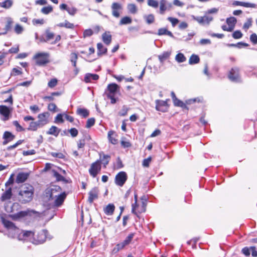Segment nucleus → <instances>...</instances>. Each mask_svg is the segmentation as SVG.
Returning <instances> with one entry per match:
<instances>
[{
  "mask_svg": "<svg viewBox=\"0 0 257 257\" xmlns=\"http://www.w3.org/2000/svg\"><path fill=\"white\" fill-rule=\"evenodd\" d=\"M48 231L46 230H42L36 235L31 231H26L23 233V238H21V235L19 236V240H29L32 243L38 245L44 243L46 238L51 239L48 236Z\"/></svg>",
  "mask_w": 257,
  "mask_h": 257,
  "instance_id": "nucleus-1",
  "label": "nucleus"
},
{
  "mask_svg": "<svg viewBox=\"0 0 257 257\" xmlns=\"http://www.w3.org/2000/svg\"><path fill=\"white\" fill-rule=\"evenodd\" d=\"M34 193V189L32 185L24 184L19 189L17 200L22 204H26L33 200Z\"/></svg>",
  "mask_w": 257,
  "mask_h": 257,
  "instance_id": "nucleus-2",
  "label": "nucleus"
},
{
  "mask_svg": "<svg viewBox=\"0 0 257 257\" xmlns=\"http://www.w3.org/2000/svg\"><path fill=\"white\" fill-rule=\"evenodd\" d=\"M119 91V86L115 83L108 85L107 89L105 92L107 98L111 100V103L114 104L116 101L115 95Z\"/></svg>",
  "mask_w": 257,
  "mask_h": 257,
  "instance_id": "nucleus-3",
  "label": "nucleus"
},
{
  "mask_svg": "<svg viewBox=\"0 0 257 257\" xmlns=\"http://www.w3.org/2000/svg\"><path fill=\"white\" fill-rule=\"evenodd\" d=\"M49 55L47 53H39L34 56V59L37 65L43 66L49 62Z\"/></svg>",
  "mask_w": 257,
  "mask_h": 257,
  "instance_id": "nucleus-4",
  "label": "nucleus"
},
{
  "mask_svg": "<svg viewBox=\"0 0 257 257\" xmlns=\"http://www.w3.org/2000/svg\"><path fill=\"white\" fill-rule=\"evenodd\" d=\"M101 170V165L100 160H97L93 163L89 169L90 175L93 178L95 177Z\"/></svg>",
  "mask_w": 257,
  "mask_h": 257,
  "instance_id": "nucleus-5",
  "label": "nucleus"
},
{
  "mask_svg": "<svg viewBox=\"0 0 257 257\" xmlns=\"http://www.w3.org/2000/svg\"><path fill=\"white\" fill-rule=\"evenodd\" d=\"M127 179L126 173L123 171L120 172L115 176V183L117 185L121 187L124 185Z\"/></svg>",
  "mask_w": 257,
  "mask_h": 257,
  "instance_id": "nucleus-6",
  "label": "nucleus"
},
{
  "mask_svg": "<svg viewBox=\"0 0 257 257\" xmlns=\"http://www.w3.org/2000/svg\"><path fill=\"white\" fill-rule=\"evenodd\" d=\"M112 15L116 18L120 17L121 12L122 10V6L118 3H113L111 6Z\"/></svg>",
  "mask_w": 257,
  "mask_h": 257,
  "instance_id": "nucleus-7",
  "label": "nucleus"
},
{
  "mask_svg": "<svg viewBox=\"0 0 257 257\" xmlns=\"http://www.w3.org/2000/svg\"><path fill=\"white\" fill-rule=\"evenodd\" d=\"M156 109L158 111L161 112H166L168 110L167 100L166 101L162 100H156Z\"/></svg>",
  "mask_w": 257,
  "mask_h": 257,
  "instance_id": "nucleus-8",
  "label": "nucleus"
},
{
  "mask_svg": "<svg viewBox=\"0 0 257 257\" xmlns=\"http://www.w3.org/2000/svg\"><path fill=\"white\" fill-rule=\"evenodd\" d=\"M239 69L237 67L232 68L228 75L229 79L232 81L238 82L239 80Z\"/></svg>",
  "mask_w": 257,
  "mask_h": 257,
  "instance_id": "nucleus-9",
  "label": "nucleus"
},
{
  "mask_svg": "<svg viewBox=\"0 0 257 257\" xmlns=\"http://www.w3.org/2000/svg\"><path fill=\"white\" fill-rule=\"evenodd\" d=\"M160 5V13L161 14H164L166 11H170L172 8V4L166 0H161Z\"/></svg>",
  "mask_w": 257,
  "mask_h": 257,
  "instance_id": "nucleus-10",
  "label": "nucleus"
},
{
  "mask_svg": "<svg viewBox=\"0 0 257 257\" xmlns=\"http://www.w3.org/2000/svg\"><path fill=\"white\" fill-rule=\"evenodd\" d=\"M98 193L99 191L98 188H93L88 193L89 197L88 201L90 203H92L94 200L97 199L98 198Z\"/></svg>",
  "mask_w": 257,
  "mask_h": 257,
  "instance_id": "nucleus-11",
  "label": "nucleus"
},
{
  "mask_svg": "<svg viewBox=\"0 0 257 257\" xmlns=\"http://www.w3.org/2000/svg\"><path fill=\"white\" fill-rule=\"evenodd\" d=\"M29 176V174L28 173L21 172L18 174L16 179V182L17 183H22L25 182Z\"/></svg>",
  "mask_w": 257,
  "mask_h": 257,
  "instance_id": "nucleus-12",
  "label": "nucleus"
},
{
  "mask_svg": "<svg viewBox=\"0 0 257 257\" xmlns=\"http://www.w3.org/2000/svg\"><path fill=\"white\" fill-rule=\"evenodd\" d=\"M54 197H56L55 200V205L56 206H60L63 204L66 197V194L65 193L63 192L58 195H55Z\"/></svg>",
  "mask_w": 257,
  "mask_h": 257,
  "instance_id": "nucleus-13",
  "label": "nucleus"
},
{
  "mask_svg": "<svg viewBox=\"0 0 257 257\" xmlns=\"http://www.w3.org/2000/svg\"><path fill=\"white\" fill-rule=\"evenodd\" d=\"M49 116V113L48 112H45L38 115V118L39 121L43 124V126L48 122V118Z\"/></svg>",
  "mask_w": 257,
  "mask_h": 257,
  "instance_id": "nucleus-14",
  "label": "nucleus"
},
{
  "mask_svg": "<svg viewBox=\"0 0 257 257\" xmlns=\"http://www.w3.org/2000/svg\"><path fill=\"white\" fill-rule=\"evenodd\" d=\"M61 188L58 186H53L50 190H48L47 192V196H49V199H53L54 198V194L56 192H60Z\"/></svg>",
  "mask_w": 257,
  "mask_h": 257,
  "instance_id": "nucleus-15",
  "label": "nucleus"
},
{
  "mask_svg": "<svg viewBox=\"0 0 257 257\" xmlns=\"http://www.w3.org/2000/svg\"><path fill=\"white\" fill-rule=\"evenodd\" d=\"M0 113L5 117V120L9 119L10 110L5 105H0Z\"/></svg>",
  "mask_w": 257,
  "mask_h": 257,
  "instance_id": "nucleus-16",
  "label": "nucleus"
},
{
  "mask_svg": "<svg viewBox=\"0 0 257 257\" xmlns=\"http://www.w3.org/2000/svg\"><path fill=\"white\" fill-rule=\"evenodd\" d=\"M102 40L106 45H109L111 42L112 36L109 32H105L102 35Z\"/></svg>",
  "mask_w": 257,
  "mask_h": 257,
  "instance_id": "nucleus-17",
  "label": "nucleus"
},
{
  "mask_svg": "<svg viewBox=\"0 0 257 257\" xmlns=\"http://www.w3.org/2000/svg\"><path fill=\"white\" fill-rule=\"evenodd\" d=\"M43 126L42 123H41L39 120L37 121H32L28 128V130L36 131L38 128H40Z\"/></svg>",
  "mask_w": 257,
  "mask_h": 257,
  "instance_id": "nucleus-18",
  "label": "nucleus"
},
{
  "mask_svg": "<svg viewBox=\"0 0 257 257\" xmlns=\"http://www.w3.org/2000/svg\"><path fill=\"white\" fill-rule=\"evenodd\" d=\"M12 188L10 187L2 194L1 198L2 201H5L11 198L12 196Z\"/></svg>",
  "mask_w": 257,
  "mask_h": 257,
  "instance_id": "nucleus-19",
  "label": "nucleus"
},
{
  "mask_svg": "<svg viewBox=\"0 0 257 257\" xmlns=\"http://www.w3.org/2000/svg\"><path fill=\"white\" fill-rule=\"evenodd\" d=\"M99 156L100 157V162L101 161L104 167L105 168L109 162L110 157L109 155L104 154L103 153H100Z\"/></svg>",
  "mask_w": 257,
  "mask_h": 257,
  "instance_id": "nucleus-20",
  "label": "nucleus"
},
{
  "mask_svg": "<svg viewBox=\"0 0 257 257\" xmlns=\"http://www.w3.org/2000/svg\"><path fill=\"white\" fill-rule=\"evenodd\" d=\"M115 209V206L113 204H109L104 207L103 211L105 214L107 215H111L113 214Z\"/></svg>",
  "mask_w": 257,
  "mask_h": 257,
  "instance_id": "nucleus-21",
  "label": "nucleus"
},
{
  "mask_svg": "<svg viewBox=\"0 0 257 257\" xmlns=\"http://www.w3.org/2000/svg\"><path fill=\"white\" fill-rule=\"evenodd\" d=\"M99 78V76L95 74L87 73L84 77V81L86 83L91 82L92 80H96Z\"/></svg>",
  "mask_w": 257,
  "mask_h": 257,
  "instance_id": "nucleus-22",
  "label": "nucleus"
},
{
  "mask_svg": "<svg viewBox=\"0 0 257 257\" xmlns=\"http://www.w3.org/2000/svg\"><path fill=\"white\" fill-rule=\"evenodd\" d=\"M60 132V130L55 126H52L49 130L47 132L48 135H53L57 137Z\"/></svg>",
  "mask_w": 257,
  "mask_h": 257,
  "instance_id": "nucleus-23",
  "label": "nucleus"
},
{
  "mask_svg": "<svg viewBox=\"0 0 257 257\" xmlns=\"http://www.w3.org/2000/svg\"><path fill=\"white\" fill-rule=\"evenodd\" d=\"M13 24V21L12 20V19L11 18H7V23L5 28V31L4 32H3V34H6L8 31L11 30Z\"/></svg>",
  "mask_w": 257,
  "mask_h": 257,
  "instance_id": "nucleus-24",
  "label": "nucleus"
},
{
  "mask_svg": "<svg viewBox=\"0 0 257 257\" xmlns=\"http://www.w3.org/2000/svg\"><path fill=\"white\" fill-rule=\"evenodd\" d=\"M97 54L100 56L102 54H104L107 52V48L104 47L102 44L99 43L97 44Z\"/></svg>",
  "mask_w": 257,
  "mask_h": 257,
  "instance_id": "nucleus-25",
  "label": "nucleus"
},
{
  "mask_svg": "<svg viewBox=\"0 0 257 257\" xmlns=\"http://www.w3.org/2000/svg\"><path fill=\"white\" fill-rule=\"evenodd\" d=\"M13 4L12 0H5L4 2L0 3V7L6 9H10Z\"/></svg>",
  "mask_w": 257,
  "mask_h": 257,
  "instance_id": "nucleus-26",
  "label": "nucleus"
},
{
  "mask_svg": "<svg viewBox=\"0 0 257 257\" xmlns=\"http://www.w3.org/2000/svg\"><path fill=\"white\" fill-rule=\"evenodd\" d=\"M132 22V19L131 18L128 16H125L121 19L119 22V25H124L131 24Z\"/></svg>",
  "mask_w": 257,
  "mask_h": 257,
  "instance_id": "nucleus-27",
  "label": "nucleus"
},
{
  "mask_svg": "<svg viewBox=\"0 0 257 257\" xmlns=\"http://www.w3.org/2000/svg\"><path fill=\"white\" fill-rule=\"evenodd\" d=\"M77 113L83 117H86L89 115V111L85 108H78L77 109Z\"/></svg>",
  "mask_w": 257,
  "mask_h": 257,
  "instance_id": "nucleus-28",
  "label": "nucleus"
},
{
  "mask_svg": "<svg viewBox=\"0 0 257 257\" xmlns=\"http://www.w3.org/2000/svg\"><path fill=\"white\" fill-rule=\"evenodd\" d=\"M126 245L123 241L117 244L113 248L112 252L113 253L118 252L119 250L122 249Z\"/></svg>",
  "mask_w": 257,
  "mask_h": 257,
  "instance_id": "nucleus-29",
  "label": "nucleus"
},
{
  "mask_svg": "<svg viewBox=\"0 0 257 257\" xmlns=\"http://www.w3.org/2000/svg\"><path fill=\"white\" fill-rule=\"evenodd\" d=\"M2 221L5 227L7 228H13L15 227L14 224L12 222L3 217L2 218Z\"/></svg>",
  "mask_w": 257,
  "mask_h": 257,
  "instance_id": "nucleus-30",
  "label": "nucleus"
},
{
  "mask_svg": "<svg viewBox=\"0 0 257 257\" xmlns=\"http://www.w3.org/2000/svg\"><path fill=\"white\" fill-rule=\"evenodd\" d=\"M200 60L198 56L193 54L191 56L189 60V63L191 65L199 63Z\"/></svg>",
  "mask_w": 257,
  "mask_h": 257,
  "instance_id": "nucleus-31",
  "label": "nucleus"
},
{
  "mask_svg": "<svg viewBox=\"0 0 257 257\" xmlns=\"http://www.w3.org/2000/svg\"><path fill=\"white\" fill-rule=\"evenodd\" d=\"M52 173L53 176L56 178L57 181H64L65 180V178L61 175L57 170L54 169L52 170Z\"/></svg>",
  "mask_w": 257,
  "mask_h": 257,
  "instance_id": "nucleus-32",
  "label": "nucleus"
},
{
  "mask_svg": "<svg viewBox=\"0 0 257 257\" xmlns=\"http://www.w3.org/2000/svg\"><path fill=\"white\" fill-rule=\"evenodd\" d=\"M236 21V18L232 17L227 19L226 23L228 26L234 29Z\"/></svg>",
  "mask_w": 257,
  "mask_h": 257,
  "instance_id": "nucleus-33",
  "label": "nucleus"
},
{
  "mask_svg": "<svg viewBox=\"0 0 257 257\" xmlns=\"http://www.w3.org/2000/svg\"><path fill=\"white\" fill-rule=\"evenodd\" d=\"M171 54L170 52H164L161 55H159L158 58L160 61L161 63H163L164 61L167 60L170 57Z\"/></svg>",
  "mask_w": 257,
  "mask_h": 257,
  "instance_id": "nucleus-34",
  "label": "nucleus"
},
{
  "mask_svg": "<svg viewBox=\"0 0 257 257\" xmlns=\"http://www.w3.org/2000/svg\"><path fill=\"white\" fill-rule=\"evenodd\" d=\"M141 200L142 201V205H141L142 206V209L138 210V213H141L142 212H145L146 209V206H147V198H146V197L145 196H144L142 197Z\"/></svg>",
  "mask_w": 257,
  "mask_h": 257,
  "instance_id": "nucleus-35",
  "label": "nucleus"
},
{
  "mask_svg": "<svg viewBox=\"0 0 257 257\" xmlns=\"http://www.w3.org/2000/svg\"><path fill=\"white\" fill-rule=\"evenodd\" d=\"M127 9L129 12L132 14L137 13L138 9L136 6L134 4H129L127 6Z\"/></svg>",
  "mask_w": 257,
  "mask_h": 257,
  "instance_id": "nucleus-36",
  "label": "nucleus"
},
{
  "mask_svg": "<svg viewBox=\"0 0 257 257\" xmlns=\"http://www.w3.org/2000/svg\"><path fill=\"white\" fill-rule=\"evenodd\" d=\"M53 11V7L51 6L44 7L41 10V12L45 15H48Z\"/></svg>",
  "mask_w": 257,
  "mask_h": 257,
  "instance_id": "nucleus-37",
  "label": "nucleus"
},
{
  "mask_svg": "<svg viewBox=\"0 0 257 257\" xmlns=\"http://www.w3.org/2000/svg\"><path fill=\"white\" fill-rule=\"evenodd\" d=\"M114 133L113 131H109L108 133L109 140L113 144H115L117 142V140L114 137Z\"/></svg>",
  "mask_w": 257,
  "mask_h": 257,
  "instance_id": "nucleus-38",
  "label": "nucleus"
},
{
  "mask_svg": "<svg viewBox=\"0 0 257 257\" xmlns=\"http://www.w3.org/2000/svg\"><path fill=\"white\" fill-rule=\"evenodd\" d=\"M175 60L179 63H182L185 62L186 58L183 54L180 53L176 55Z\"/></svg>",
  "mask_w": 257,
  "mask_h": 257,
  "instance_id": "nucleus-39",
  "label": "nucleus"
},
{
  "mask_svg": "<svg viewBox=\"0 0 257 257\" xmlns=\"http://www.w3.org/2000/svg\"><path fill=\"white\" fill-rule=\"evenodd\" d=\"M3 139H7L10 142L15 139V136L9 132H5L3 135Z\"/></svg>",
  "mask_w": 257,
  "mask_h": 257,
  "instance_id": "nucleus-40",
  "label": "nucleus"
},
{
  "mask_svg": "<svg viewBox=\"0 0 257 257\" xmlns=\"http://www.w3.org/2000/svg\"><path fill=\"white\" fill-rule=\"evenodd\" d=\"M252 19L251 18H248L246 22L244 24L243 26V29L245 31L247 30L249 27L252 25Z\"/></svg>",
  "mask_w": 257,
  "mask_h": 257,
  "instance_id": "nucleus-41",
  "label": "nucleus"
},
{
  "mask_svg": "<svg viewBox=\"0 0 257 257\" xmlns=\"http://www.w3.org/2000/svg\"><path fill=\"white\" fill-rule=\"evenodd\" d=\"M128 110L129 108H128L126 105H123L122 106L121 110L119 111L118 114L120 116H125L127 114Z\"/></svg>",
  "mask_w": 257,
  "mask_h": 257,
  "instance_id": "nucleus-42",
  "label": "nucleus"
},
{
  "mask_svg": "<svg viewBox=\"0 0 257 257\" xmlns=\"http://www.w3.org/2000/svg\"><path fill=\"white\" fill-rule=\"evenodd\" d=\"M145 19L146 21V22L148 24H152L155 20L154 16L152 14L149 15L148 16H145Z\"/></svg>",
  "mask_w": 257,
  "mask_h": 257,
  "instance_id": "nucleus-43",
  "label": "nucleus"
},
{
  "mask_svg": "<svg viewBox=\"0 0 257 257\" xmlns=\"http://www.w3.org/2000/svg\"><path fill=\"white\" fill-rule=\"evenodd\" d=\"M174 104L175 106H180L181 107H185V104L182 101L180 100L178 98H176L173 101Z\"/></svg>",
  "mask_w": 257,
  "mask_h": 257,
  "instance_id": "nucleus-44",
  "label": "nucleus"
},
{
  "mask_svg": "<svg viewBox=\"0 0 257 257\" xmlns=\"http://www.w3.org/2000/svg\"><path fill=\"white\" fill-rule=\"evenodd\" d=\"M57 79L56 78H53L49 81V82L48 83V86L50 88H53L57 85Z\"/></svg>",
  "mask_w": 257,
  "mask_h": 257,
  "instance_id": "nucleus-45",
  "label": "nucleus"
},
{
  "mask_svg": "<svg viewBox=\"0 0 257 257\" xmlns=\"http://www.w3.org/2000/svg\"><path fill=\"white\" fill-rule=\"evenodd\" d=\"M203 18L204 24L208 25L210 22L213 20V17L212 16H208L207 14H206L204 16H203Z\"/></svg>",
  "mask_w": 257,
  "mask_h": 257,
  "instance_id": "nucleus-46",
  "label": "nucleus"
},
{
  "mask_svg": "<svg viewBox=\"0 0 257 257\" xmlns=\"http://www.w3.org/2000/svg\"><path fill=\"white\" fill-rule=\"evenodd\" d=\"M134 233H131L130 234L126 237V238L125 239V240H124L123 241V242H124V243H125L126 245H128V244H130V243L131 242L132 239L134 237Z\"/></svg>",
  "mask_w": 257,
  "mask_h": 257,
  "instance_id": "nucleus-47",
  "label": "nucleus"
},
{
  "mask_svg": "<svg viewBox=\"0 0 257 257\" xmlns=\"http://www.w3.org/2000/svg\"><path fill=\"white\" fill-rule=\"evenodd\" d=\"M95 119L94 118H90L88 119L86 122V127L90 128L94 124Z\"/></svg>",
  "mask_w": 257,
  "mask_h": 257,
  "instance_id": "nucleus-48",
  "label": "nucleus"
},
{
  "mask_svg": "<svg viewBox=\"0 0 257 257\" xmlns=\"http://www.w3.org/2000/svg\"><path fill=\"white\" fill-rule=\"evenodd\" d=\"M148 5L149 6L156 8L158 7V2L155 0H148Z\"/></svg>",
  "mask_w": 257,
  "mask_h": 257,
  "instance_id": "nucleus-49",
  "label": "nucleus"
},
{
  "mask_svg": "<svg viewBox=\"0 0 257 257\" xmlns=\"http://www.w3.org/2000/svg\"><path fill=\"white\" fill-rule=\"evenodd\" d=\"M135 203L134 204H133L132 205V212L134 214H137V212H136V207L138 206L137 195L136 194L135 195Z\"/></svg>",
  "mask_w": 257,
  "mask_h": 257,
  "instance_id": "nucleus-50",
  "label": "nucleus"
},
{
  "mask_svg": "<svg viewBox=\"0 0 257 257\" xmlns=\"http://www.w3.org/2000/svg\"><path fill=\"white\" fill-rule=\"evenodd\" d=\"M242 7H245V8H256L257 5L253 3H246V2H242Z\"/></svg>",
  "mask_w": 257,
  "mask_h": 257,
  "instance_id": "nucleus-51",
  "label": "nucleus"
},
{
  "mask_svg": "<svg viewBox=\"0 0 257 257\" xmlns=\"http://www.w3.org/2000/svg\"><path fill=\"white\" fill-rule=\"evenodd\" d=\"M24 30V29L22 26L20 25L19 24H17L15 27V31L17 34H21Z\"/></svg>",
  "mask_w": 257,
  "mask_h": 257,
  "instance_id": "nucleus-52",
  "label": "nucleus"
},
{
  "mask_svg": "<svg viewBox=\"0 0 257 257\" xmlns=\"http://www.w3.org/2000/svg\"><path fill=\"white\" fill-rule=\"evenodd\" d=\"M13 123L17 127V131L18 132H22L24 131V128L19 123L18 121H14Z\"/></svg>",
  "mask_w": 257,
  "mask_h": 257,
  "instance_id": "nucleus-53",
  "label": "nucleus"
},
{
  "mask_svg": "<svg viewBox=\"0 0 257 257\" xmlns=\"http://www.w3.org/2000/svg\"><path fill=\"white\" fill-rule=\"evenodd\" d=\"M232 37L234 39H240L242 37V34L240 31H235L232 34Z\"/></svg>",
  "mask_w": 257,
  "mask_h": 257,
  "instance_id": "nucleus-54",
  "label": "nucleus"
},
{
  "mask_svg": "<svg viewBox=\"0 0 257 257\" xmlns=\"http://www.w3.org/2000/svg\"><path fill=\"white\" fill-rule=\"evenodd\" d=\"M54 36V35L53 33L50 32L48 31H46V38L45 40V42H48L50 40L52 39Z\"/></svg>",
  "mask_w": 257,
  "mask_h": 257,
  "instance_id": "nucleus-55",
  "label": "nucleus"
},
{
  "mask_svg": "<svg viewBox=\"0 0 257 257\" xmlns=\"http://www.w3.org/2000/svg\"><path fill=\"white\" fill-rule=\"evenodd\" d=\"M192 18L194 20L197 21L200 24H204L203 17H195L194 16H192Z\"/></svg>",
  "mask_w": 257,
  "mask_h": 257,
  "instance_id": "nucleus-56",
  "label": "nucleus"
},
{
  "mask_svg": "<svg viewBox=\"0 0 257 257\" xmlns=\"http://www.w3.org/2000/svg\"><path fill=\"white\" fill-rule=\"evenodd\" d=\"M51 155L54 157L58 158L59 159H63L65 157V156L62 153L52 152L51 153Z\"/></svg>",
  "mask_w": 257,
  "mask_h": 257,
  "instance_id": "nucleus-57",
  "label": "nucleus"
},
{
  "mask_svg": "<svg viewBox=\"0 0 257 257\" xmlns=\"http://www.w3.org/2000/svg\"><path fill=\"white\" fill-rule=\"evenodd\" d=\"M67 11L69 15H70L71 16H74L77 13V10L76 8H75L74 7H72V8H68Z\"/></svg>",
  "mask_w": 257,
  "mask_h": 257,
  "instance_id": "nucleus-58",
  "label": "nucleus"
},
{
  "mask_svg": "<svg viewBox=\"0 0 257 257\" xmlns=\"http://www.w3.org/2000/svg\"><path fill=\"white\" fill-rule=\"evenodd\" d=\"M55 122L56 123H63L64 122L63 116L61 114L59 113L57 114L55 118Z\"/></svg>",
  "mask_w": 257,
  "mask_h": 257,
  "instance_id": "nucleus-59",
  "label": "nucleus"
},
{
  "mask_svg": "<svg viewBox=\"0 0 257 257\" xmlns=\"http://www.w3.org/2000/svg\"><path fill=\"white\" fill-rule=\"evenodd\" d=\"M168 20L172 23V25L173 27L176 26L179 22V20L177 19L172 17H168Z\"/></svg>",
  "mask_w": 257,
  "mask_h": 257,
  "instance_id": "nucleus-60",
  "label": "nucleus"
},
{
  "mask_svg": "<svg viewBox=\"0 0 257 257\" xmlns=\"http://www.w3.org/2000/svg\"><path fill=\"white\" fill-rule=\"evenodd\" d=\"M64 27L68 29H73L74 27V24L72 23H70L68 21L65 20L64 22Z\"/></svg>",
  "mask_w": 257,
  "mask_h": 257,
  "instance_id": "nucleus-61",
  "label": "nucleus"
},
{
  "mask_svg": "<svg viewBox=\"0 0 257 257\" xmlns=\"http://www.w3.org/2000/svg\"><path fill=\"white\" fill-rule=\"evenodd\" d=\"M250 40L253 44H256L257 43V35L256 34H252L250 36Z\"/></svg>",
  "mask_w": 257,
  "mask_h": 257,
  "instance_id": "nucleus-62",
  "label": "nucleus"
},
{
  "mask_svg": "<svg viewBox=\"0 0 257 257\" xmlns=\"http://www.w3.org/2000/svg\"><path fill=\"white\" fill-rule=\"evenodd\" d=\"M93 32L91 29L85 30L83 32V36L84 37L91 36Z\"/></svg>",
  "mask_w": 257,
  "mask_h": 257,
  "instance_id": "nucleus-63",
  "label": "nucleus"
},
{
  "mask_svg": "<svg viewBox=\"0 0 257 257\" xmlns=\"http://www.w3.org/2000/svg\"><path fill=\"white\" fill-rule=\"evenodd\" d=\"M57 108V106L56 104L54 103H51L48 104V109L49 110L51 111L55 112L56 111V109Z\"/></svg>",
  "mask_w": 257,
  "mask_h": 257,
  "instance_id": "nucleus-64",
  "label": "nucleus"
}]
</instances>
